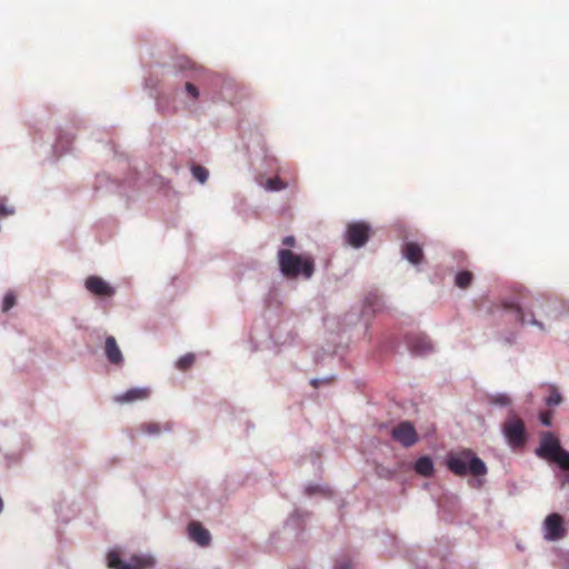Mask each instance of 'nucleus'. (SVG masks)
Listing matches in <instances>:
<instances>
[{
	"instance_id": "nucleus-16",
	"label": "nucleus",
	"mask_w": 569,
	"mask_h": 569,
	"mask_svg": "<svg viewBox=\"0 0 569 569\" xmlns=\"http://www.w3.org/2000/svg\"><path fill=\"white\" fill-rule=\"evenodd\" d=\"M177 98L173 94V88H168L167 91L160 92L156 98V108L158 112L162 114H171L176 112L177 107L174 106L173 100Z\"/></svg>"
},
{
	"instance_id": "nucleus-36",
	"label": "nucleus",
	"mask_w": 569,
	"mask_h": 569,
	"mask_svg": "<svg viewBox=\"0 0 569 569\" xmlns=\"http://www.w3.org/2000/svg\"><path fill=\"white\" fill-rule=\"evenodd\" d=\"M539 420L542 426L550 427L551 420H552L551 413L550 412H540Z\"/></svg>"
},
{
	"instance_id": "nucleus-39",
	"label": "nucleus",
	"mask_w": 569,
	"mask_h": 569,
	"mask_svg": "<svg viewBox=\"0 0 569 569\" xmlns=\"http://www.w3.org/2000/svg\"><path fill=\"white\" fill-rule=\"evenodd\" d=\"M282 243L288 247V248H291V247H295L296 244V238L293 236H286L283 239H282Z\"/></svg>"
},
{
	"instance_id": "nucleus-25",
	"label": "nucleus",
	"mask_w": 569,
	"mask_h": 569,
	"mask_svg": "<svg viewBox=\"0 0 569 569\" xmlns=\"http://www.w3.org/2000/svg\"><path fill=\"white\" fill-rule=\"evenodd\" d=\"M190 172L193 179L201 184H203L209 178V170L200 164L192 163L190 167Z\"/></svg>"
},
{
	"instance_id": "nucleus-15",
	"label": "nucleus",
	"mask_w": 569,
	"mask_h": 569,
	"mask_svg": "<svg viewBox=\"0 0 569 569\" xmlns=\"http://www.w3.org/2000/svg\"><path fill=\"white\" fill-rule=\"evenodd\" d=\"M150 392L149 387H134L116 395L113 399L117 403H133L148 399Z\"/></svg>"
},
{
	"instance_id": "nucleus-29",
	"label": "nucleus",
	"mask_w": 569,
	"mask_h": 569,
	"mask_svg": "<svg viewBox=\"0 0 569 569\" xmlns=\"http://www.w3.org/2000/svg\"><path fill=\"white\" fill-rule=\"evenodd\" d=\"M552 463H556L559 470L569 471V451L563 449Z\"/></svg>"
},
{
	"instance_id": "nucleus-37",
	"label": "nucleus",
	"mask_w": 569,
	"mask_h": 569,
	"mask_svg": "<svg viewBox=\"0 0 569 569\" xmlns=\"http://www.w3.org/2000/svg\"><path fill=\"white\" fill-rule=\"evenodd\" d=\"M377 473L379 477H385V478H390L395 475V471H391L387 468H383V467H378L377 468Z\"/></svg>"
},
{
	"instance_id": "nucleus-6",
	"label": "nucleus",
	"mask_w": 569,
	"mask_h": 569,
	"mask_svg": "<svg viewBox=\"0 0 569 569\" xmlns=\"http://www.w3.org/2000/svg\"><path fill=\"white\" fill-rule=\"evenodd\" d=\"M108 565L112 569H147L153 567L154 559L149 555H132L129 560H123L117 550H110Z\"/></svg>"
},
{
	"instance_id": "nucleus-18",
	"label": "nucleus",
	"mask_w": 569,
	"mask_h": 569,
	"mask_svg": "<svg viewBox=\"0 0 569 569\" xmlns=\"http://www.w3.org/2000/svg\"><path fill=\"white\" fill-rule=\"evenodd\" d=\"M104 355L108 361L113 366H122L123 365V355L117 343V340L112 336H108L106 338L104 345Z\"/></svg>"
},
{
	"instance_id": "nucleus-35",
	"label": "nucleus",
	"mask_w": 569,
	"mask_h": 569,
	"mask_svg": "<svg viewBox=\"0 0 569 569\" xmlns=\"http://www.w3.org/2000/svg\"><path fill=\"white\" fill-rule=\"evenodd\" d=\"M333 379V375L325 376L322 378H312L310 385L318 388L321 385L329 383Z\"/></svg>"
},
{
	"instance_id": "nucleus-1",
	"label": "nucleus",
	"mask_w": 569,
	"mask_h": 569,
	"mask_svg": "<svg viewBox=\"0 0 569 569\" xmlns=\"http://www.w3.org/2000/svg\"><path fill=\"white\" fill-rule=\"evenodd\" d=\"M503 309L511 312L522 325L537 327L540 331H547L542 319L559 320L569 313V303L556 298L535 299L530 306H526L516 299L503 301Z\"/></svg>"
},
{
	"instance_id": "nucleus-2",
	"label": "nucleus",
	"mask_w": 569,
	"mask_h": 569,
	"mask_svg": "<svg viewBox=\"0 0 569 569\" xmlns=\"http://www.w3.org/2000/svg\"><path fill=\"white\" fill-rule=\"evenodd\" d=\"M172 67L174 74L182 78L180 82L172 86L174 97L190 111L197 110L203 97L197 81L204 69L184 56L176 57Z\"/></svg>"
},
{
	"instance_id": "nucleus-17",
	"label": "nucleus",
	"mask_w": 569,
	"mask_h": 569,
	"mask_svg": "<svg viewBox=\"0 0 569 569\" xmlns=\"http://www.w3.org/2000/svg\"><path fill=\"white\" fill-rule=\"evenodd\" d=\"M266 337L276 346H291L296 342L298 336L293 330H288L281 326L274 332L266 333Z\"/></svg>"
},
{
	"instance_id": "nucleus-33",
	"label": "nucleus",
	"mask_w": 569,
	"mask_h": 569,
	"mask_svg": "<svg viewBox=\"0 0 569 569\" xmlns=\"http://www.w3.org/2000/svg\"><path fill=\"white\" fill-rule=\"evenodd\" d=\"M555 477L558 480L560 488H565L569 485V471L556 469Z\"/></svg>"
},
{
	"instance_id": "nucleus-27",
	"label": "nucleus",
	"mask_w": 569,
	"mask_h": 569,
	"mask_svg": "<svg viewBox=\"0 0 569 569\" xmlns=\"http://www.w3.org/2000/svg\"><path fill=\"white\" fill-rule=\"evenodd\" d=\"M194 360L196 356L193 353H186L176 361V367L177 369L184 371L193 365Z\"/></svg>"
},
{
	"instance_id": "nucleus-7",
	"label": "nucleus",
	"mask_w": 569,
	"mask_h": 569,
	"mask_svg": "<svg viewBox=\"0 0 569 569\" xmlns=\"http://www.w3.org/2000/svg\"><path fill=\"white\" fill-rule=\"evenodd\" d=\"M371 227L365 221H352L347 224L345 241L355 249L366 246L369 240Z\"/></svg>"
},
{
	"instance_id": "nucleus-30",
	"label": "nucleus",
	"mask_w": 569,
	"mask_h": 569,
	"mask_svg": "<svg viewBox=\"0 0 569 569\" xmlns=\"http://www.w3.org/2000/svg\"><path fill=\"white\" fill-rule=\"evenodd\" d=\"M141 431L148 436H159L161 432V426L157 422H147L141 425Z\"/></svg>"
},
{
	"instance_id": "nucleus-20",
	"label": "nucleus",
	"mask_w": 569,
	"mask_h": 569,
	"mask_svg": "<svg viewBox=\"0 0 569 569\" xmlns=\"http://www.w3.org/2000/svg\"><path fill=\"white\" fill-rule=\"evenodd\" d=\"M243 139L244 146L249 152L264 153V140L259 131H250L249 136Z\"/></svg>"
},
{
	"instance_id": "nucleus-32",
	"label": "nucleus",
	"mask_w": 569,
	"mask_h": 569,
	"mask_svg": "<svg viewBox=\"0 0 569 569\" xmlns=\"http://www.w3.org/2000/svg\"><path fill=\"white\" fill-rule=\"evenodd\" d=\"M286 187L287 184L280 178H271L266 182V189L269 191H280Z\"/></svg>"
},
{
	"instance_id": "nucleus-38",
	"label": "nucleus",
	"mask_w": 569,
	"mask_h": 569,
	"mask_svg": "<svg viewBox=\"0 0 569 569\" xmlns=\"http://www.w3.org/2000/svg\"><path fill=\"white\" fill-rule=\"evenodd\" d=\"M320 490H321L320 486L319 485H315V483H310V485H308L306 487V493L308 496H312V495H315L317 492H320Z\"/></svg>"
},
{
	"instance_id": "nucleus-12",
	"label": "nucleus",
	"mask_w": 569,
	"mask_h": 569,
	"mask_svg": "<svg viewBox=\"0 0 569 569\" xmlns=\"http://www.w3.org/2000/svg\"><path fill=\"white\" fill-rule=\"evenodd\" d=\"M309 513L307 511L295 509L288 517L283 526V533L288 537L299 539L303 532L305 522Z\"/></svg>"
},
{
	"instance_id": "nucleus-26",
	"label": "nucleus",
	"mask_w": 569,
	"mask_h": 569,
	"mask_svg": "<svg viewBox=\"0 0 569 569\" xmlns=\"http://www.w3.org/2000/svg\"><path fill=\"white\" fill-rule=\"evenodd\" d=\"M472 279H473V276L470 271L460 270L456 273L455 284L458 288L465 289L470 286Z\"/></svg>"
},
{
	"instance_id": "nucleus-24",
	"label": "nucleus",
	"mask_w": 569,
	"mask_h": 569,
	"mask_svg": "<svg viewBox=\"0 0 569 569\" xmlns=\"http://www.w3.org/2000/svg\"><path fill=\"white\" fill-rule=\"evenodd\" d=\"M563 398L559 392L558 388L553 385L549 387V395L545 398V403L547 407H557L561 405Z\"/></svg>"
},
{
	"instance_id": "nucleus-28",
	"label": "nucleus",
	"mask_w": 569,
	"mask_h": 569,
	"mask_svg": "<svg viewBox=\"0 0 569 569\" xmlns=\"http://www.w3.org/2000/svg\"><path fill=\"white\" fill-rule=\"evenodd\" d=\"M16 213L14 206L8 203L7 197L0 198V219L11 217Z\"/></svg>"
},
{
	"instance_id": "nucleus-43",
	"label": "nucleus",
	"mask_w": 569,
	"mask_h": 569,
	"mask_svg": "<svg viewBox=\"0 0 569 569\" xmlns=\"http://www.w3.org/2000/svg\"><path fill=\"white\" fill-rule=\"evenodd\" d=\"M371 303V297H367L365 300V311L369 308V305Z\"/></svg>"
},
{
	"instance_id": "nucleus-9",
	"label": "nucleus",
	"mask_w": 569,
	"mask_h": 569,
	"mask_svg": "<svg viewBox=\"0 0 569 569\" xmlns=\"http://www.w3.org/2000/svg\"><path fill=\"white\" fill-rule=\"evenodd\" d=\"M565 448L559 439L551 432H543L535 453L537 457L553 462Z\"/></svg>"
},
{
	"instance_id": "nucleus-31",
	"label": "nucleus",
	"mask_w": 569,
	"mask_h": 569,
	"mask_svg": "<svg viewBox=\"0 0 569 569\" xmlns=\"http://www.w3.org/2000/svg\"><path fill=\"white\" fill-rule=\"evenodd\" d=\"M250 342L252 350H258L263 345V339L258 333V325H254L250 331Z\"/></svg>"
},
{
	"instance_id": "nucleus-34",
	"label": "nucleus",
	"mask_w": 569,
	"mask_h": 569,
	"mask_svg": "<svg viewBox=\"0 0 569 569\" xmlns=\"http://www.w3.org/2000/svg\"><path fill=\"white\" fill-rule=\"evenodd\" d=\"M16 305V296L13 292H7L2 301V311H9Z\"/></svg>"
},
{
	"instance_id": "nucleus-5",
	"label": "nucleus",
	"mask_w": 569,
	"mask_h": 569,
	"mask_svg": "<svg viewBox=\"0 0 569 569\" xmlns=\"http://www.w3.org/2000/svg\"><path fill=\"white\" fill-rule=\"evenodd\" d=\"M506 442L512 449L521 448L527 440V429L522 419L513 411L508 412L506 422L501 428Z\"/></svg>"
},
{
	"instance_id": "nucleus-44",
	"label": "nucleus",
	"mask_w": 569,
	"mask_h": 569,
	"mask_svg": "<svg viewBox=\"0 0 569 569\" xmlns=\"http://www.w3.org/2000/svg\"><path fill=\"white\" fill-rule=\"evenodd\" d=\"M322 350H323L325 353H329V355L337 352L336 349H331L330 347L328 349L323 348Z\"/></svg>"
},
{
	"instance_id": "nucleus-8",
	"label": "nucleus",
	"mask_w": 569,
	"mask_h": 569,
	"mask_svg": "<svg viewBox=\"0 0 569 569\" xmlns=\"http://www.w3.org/2000/svg\"><path fill=\"white\" fill-rule=\"evenodd\" d=\"M405 342L411 355L426 357L435 352V345L423 332H410L405 336Z\"/></svg>"
},
{
	"instance_id": "nucleus-3",
	"label": "nucleus",
	"mask_w": 569,
	"mask_h": 569,
	"mask_svg": "<svg viewBox=\"0 0 569 569\" xmlns=\"http://www.w3.org/2000/svg\"><path fill=\"white\" fill-rule=\"evenodd\" d=\"M445 463L450 472L459 477H483L488 472L486 462L471 449L448 452Z\"/></svg>"
},
{
	"instance_id": "nucleus-22",
	"label": "nucleus",
	"mask_w": 569,
	"mask_h": 569,
	"mask_svg": "<svg viewBox=\"0 0 569 569\" xmlns=\"http://www.w3.org/2000/svg\"><path fill=\"white\" fill-rule=\"evenodd\" d=\"M413 469L422 477H430L435 470L433 460L429 456H421L416 460Z\"/></svg>"
},
{
	"instance_id": "nucleus-42",
	"label": "nucleus",
	"mask_w": 569,
	"mask_h": 569,
	"mask_svg": "<svg viewBox=\"0 0 569 569\" xmlns=\"http://www.w3.org/2000/svg\"><path fill=\"white\" fill-rule=\"evenodd\" d=\"M416 568L417 569H428L426 562H422V561H416Z\"/></svg>"
},
{
	"instance_id": "nucleus-14",
	"label": "nucleus",
	"mask_w": 569,
	"mask_h": 569,
	"mask_svg": "<svg viewBox=\"0 0 569 569\" xmlns=\"http://www.w3.org/2000/svg\"><path fill=\"white\" fill-rule=\"evenodd\" d=\"M188 538L201 548L209 547L211 543L210 531L199 521H191L187 527Z\"/></svg>"
},
{
	"instance_id": "nucleus-13",
	"label": "nucleus",
	"mask_w": 569,
	"mask_h": 569,
	"mask_svg": "<svg viewBox=\"0 0 569 569\" xmlns=\"http://www.w3.org/2000/svg\"><path fill=\"white\" fill-rule=\"evenodd\" d=\"M84 288L99 298H111L116 293L114 287L99 276H89L84 280Z\"/></svg>"
},
{
	"instance_id": "nucleus-45",
	"label": "nucleus",
	"mask_w": 569,
	"mask_h": 569,
	"mask_svg": "<svg viewBox=\"0 0 569 569\" xmlns=\"http://www.w3.org/2000/svg\"><path fill=\"white\" fill-rule=\"evenodd\" d=\"M482 482H483L482 480H477V485H478V486H481V485H482Z\"/></svg>"
},
{
	"instance_id": "nucleus-23",
	"label": "nucleus",
	"mask_w": 569,
	"mask_h": 569,
	"mask_svg": "<svg viewBox=\"0 0 569 569\" xmlns=\"http://www.w3.org/2000/svg\"><path fill=\"white\" fill-rule=\"evenodd\" d=\"M488 402L493 407L507 408L511 405V398L506 392H496L488 395Z\"/></svg>"
},
{
	"instance_id": "nucleus-19",
	"label": "nucleus",
	"mask_w": 569,
	"mask_h": 569,
	"mask_svg": "<svg viewBox=\"0 0 569 569\" xmlns=\"http://www.w3.org/2000/svg\"><path fill=\"white\" fill-rule=\"evenodd\" d=\"M402 256L412 264H419L423 259V251L417 242H406L402 246Z\"/></svg>"
},
{
	"instance_id": "nucleus-11",
	"label": "nucleus",
	"mask_w": 569,
	"mask_h": 569,
	"mask_svg": "<svg viewBox=\"0 0 569 569\" xmlns=\"http://www.w3.org/2000/svg\"><path fill=\"white\" fill-rule=\"evenodd\" d=\"M543 537L547 541H558L565 537L563 518L560 513L553 512L543 521Z\"/></svg>"
},
{
	"instance_id": "nucleus-10",
	"label": "nucleus",
	"mask_w": 569,
	"mask_h": 569,
	"mask_svg": "<svg viewBox=\"0 0 569 569\" xmlns=\"http://www.w3.org/2000/svg\"><path fill=\"white\" fill-rule=\"evenodd\" d=\"M390 437L405 448L412 447L419 440L415 426L408 420L400 421L393 427Z\"/></svg>"
},
{
	"instance_id": "nucleus-40",
	"label": "nucleus",
	"mask_w": 569,
	"mask_h": 569,
	"mask_svg": "<svg viewBox=\"0 0 569 569\" xmlns=\"http://www.w3.org/2000/svg\"><path fill=\"white\" fill-rule=\"evenodd\" d=\"M332 569H351V565L347 560L338 561Z\"/></svg>"
},
{
	"instance_id": "nucleus-41",
	"label": "nucleus",
	"mask_w": 569,
	"mask_h": 569,
	"mask_svg": "<svg viewBox=\"0 0 569 569\" xmlns=\"http://www.w3.org/2000/svg\"><path fill=\"white\" fill-rule=\"evenodd\" d=\"M515 339H516V336L513 333H509L506 338H505V341L509 345L515 342Z\"/></svg>"
},
{
	"instance_id": "nucleus-4",
	"label": "nucleus",
	"mask_w": 569,
	"mask_h": 569,
	"mask_svg": "<svg viewBox=\"0 0 569 569\" xmlns=\"http://www.w3.org/2000/svg\"><path fill=\"white\" fill-rule=\"evenodd\" d=\"M278 264L281 274L287 279H310L315 273V260L308 254H300L290 249L278 250Z\"/></svg>"
},
{
	"instance_id": "nucleus-21",
	"label": "nucleus",
	"mask_w": 569,
	"mask_h": 569,
	"mask_svg": "<svg viewBox=\"0 0 569 569\" xmlns=\"http://www.w3.org/2000/svg\"><path fill=\"white\" fill-rule=\"evenodd\" d=\"M73 141V134L71 132L59 130L57 133L56 143L52 149L54 153H64L69 151L70 146Z\"/></svg>"
}]
</instances>
